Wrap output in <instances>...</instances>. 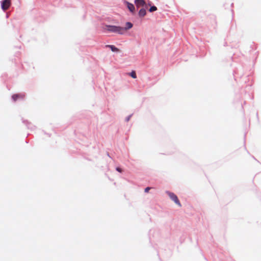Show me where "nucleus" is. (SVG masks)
<instances>
[{
    "instance_id": "1",
    "label": "nucleus",
    "mask_w": 261,
    "mask_h": 261,
    "mask_svg": "<svg viewBox=\"0 0 261 261\" xmlns=\"http://www.w3.org/2000/svg\"><path fill=\"white\" fill-rule=\"evenodd\" d=\"M103 30L105 32H112L122 35L124 29H122V27L119 26L106 25L103 27Z\"/></svg>"
},
{
    "instance_id": "2",
    "label": "nucleus",
    "mask_w": 261,
    "mask_h": 261,
    "mask_svg": "<svg viewBox=\"0 0 261 261\" xmlns=\"http://www.w3.org/2000/svg\"><path fill=\"white\" fill-rule=\"evenodd\" d=\"M166 193L176 204H177L179 206H181L177 196L175 194L169 191H166Z\"/></svg>"
},
{
    "instance_id": "3",
    "label": "nucleus",
    "mask_w": 261,
    "mask_h": 261,
    "mask_svg": "<svg viewBox=\"0 0 261 261\" xmlns=\"http://www.w3.org/2000/svg\"><path fill=\"white\" fill-rule=\"evenodd\" d=\"M11 5L10 0H4L2 2V9L4 11H6L9 9Z\"/></svg>"
},
{
    "instance_id": "4",
    "label": "nucleus",
    "mask_w": 261,
    "mask_h": 261,
    "mask_svg": "<svg viewBox=\"0 0 261 261\" xmlns=\"http://www.w3.org/2000/svg\"><path fill=\"white\" fill-rule=\"evenodd\" d=\"M135 3L138 8L146 5V3L144 0H135Z\"/></svg>"
},
{
    "instance_id": "5",
    "label": "nucleus",
    "mask_w": 261,
    "mask_h": 261,
    "mask_svg": "<svg viewBox=\"0 0 261 261\" xmlns=\"http://www.w3.org/2000/svg\"><path fill=\"white\" fill-rule=\"evenodd\" d=\"M132 27H133V24L131 22H126V27L124 28L122 27V29H124V30L123 31V34H124L126 31L131 29Z\"/></svg>"
},
{
    "instance_id": "6",
    "label": "nucleus",
    "mask_w": 261,
    "mask_h": 261,
    "mask_svg": "<svg viewBox=\"0 0 261 261\" xmlns=\"http://www.w3.org/2000/svg\"><path fill=\"white\" fill-rule=\"evenodd\" d=\"M146 14V9L144 8H141L138 13V15L140 17H144Z\"/></svg>"
},
{
    "instance_id": "7",
    "label": "nucleus",
    "mask_w": 261,
    "mask_h": 261,
    "mask_svg": "<svg viewBox=\"0 0 261 261\" xmlns=\"http://www.w3.org/2000/svg\"><path fill=\"white\" fill-rule=\"evenodd\" d=\"M126 4L127 8L131 12L133 13L135 11V7L134 5L128 2H126Z\"/></svg>"
},
{
    "instance_id": "8",
    "label": "nucleus",
    "mask_w": 261,
    "mask_h": 261,
    "mask_svg": "<svg viewBox=\"0 0 261 261\" xmlns=\"http://www.w3.org/2000/svg\"><path fill=\"white\" fill-rule=\"evenodd\" d=\"M24 95L20 94H14L12 96V98L14 101H16L18 98H23L24 97Z\"/></svg>"
},
{
    "instance_id": "9",
    "label": "nucleus",
    "mask_w": 261,
    "mask_h": 261,
    "mask_svg": "<svg viewBox=\"0 0 261 261\" xmlns=\"http://www.w3.org/2000/svg\"><path fill=\"white\" fill-rule=\"evenodd\" d=\"M106 47L111 48V49L112 51L117 52L119 51L118 48H117V47H116L115 46H114L113 45H107L106 46Z\"/></svg>"
},
{
    "instance_id": "10",
    "label": "nucleus",
    "mask_w": 261,
    "mask_h": 261,
    "mask_svg": "<svg viewBox=\"0 0 261 261\" xmlns=\"http://www.w3.org/2000/svg\"><path fill=\"white\" fill-rule=\"evenodd\" d=\"M129 75L133 78L136 79L137 77L136 73L135 71H132L130 73Z\"/></svg>"
},
{
    "instance_id": "11",
    "label": "nucleus",
    "mask_w": 261,
    "mask_h": 261,
    "mask_svg": "<svg viewBox=\"0 0 261 261\" xmlns=\"http://www.w3.org/2000/svg\"><path fill=\"white\" fill-rule=\"evenodd\" d=\"M157 10V8L155 6H152L150 8L149 11L150 12L155 11Z\"/></svg>"
},
{
    "instance_id": "12",
    "label": "nucleus",
    "mask_w": 261,
    "mask_h": 261,
    "mask_svg": "<svg viewBox=\"0 0 261 261\" xmlns=\"http://www.w3.org/2000/svg\"><path fill=\"white\" fill-rule=\"evenodd\" d=\"M150 189V187H147L145 189V192H148L149 190Z\"/></svg>"
},
{
    "instance_id": "13",
    "label": "nucleus",
    "mask_w": 261,
    "mask_h": 261,
    "mask_svg": "<svg viewBox=\"0 0 261 261\" xmlns=\"http://www.w3.org/2000/svg\"><path fill=\"white\" fill-rule=\"evenodd\" d=\"M116 170H117V171H118L119 172H122V170L121 168H119V167H117L116 168Z\"/></svg>"
}]
</instances>
